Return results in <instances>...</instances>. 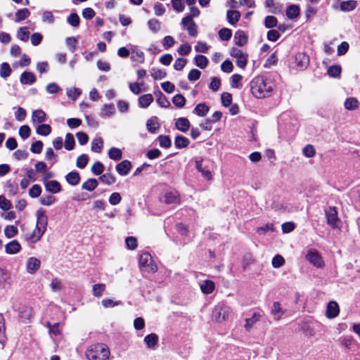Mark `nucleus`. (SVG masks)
<instances>
[{"label": "nucleus", "mask_w": 360, "mask_h": 360, "mask_svg": "<svg viewBox=\"0 0 360 360\" xmlns=\"http://www.w3.org/2000/svg\"><path fill=\"white\" fill-rule=\"evenodd\" d=\"M172 103L177 108H181L186 104V98L181 94H176L172 98Z\"/></svg>", "instance_id": "45"}, {"label": "nucleus", "mask_w": 360, "mask_h": 360, "mask_svg": "<svg viewBox=\"0 0 360 360\" xmlns=\"http://www.w3.org/2000/svg\"><path fill=\"white\" fill-rule=\"evenodd\" d=\"M115 112V108L113 104H105L101 110L102 115L110 117Z\"/></svg>", "instance_id": "47"}, {"label": "nucleus", "mask_w": 360, "mask_h": 360, "mask_svg": "<svg viewBox=\"0 0 360 360\" xmlns=\"http://www.w3.org/2000/svg\"><path fill=\"white\" fill-rule=\"evenodd\" d=\"M271 264L274 268H280L285 264V259L283 258V256L280 255H276L273 257Z\"/></svg>", "instance_id": "52"}, {"label": "nucleus", "mask_w": 360, "mask_h": 360, "mask_svg": "<svg viewBox=\"0 0 360 360\" xmlns=\"http://www.w3.org/2000/svg\"><path fill=\"white\" fill-rule=\"evenodd\" d=\"M326 217L327 220V224L330 226L333 229H341V220L338 217V210L335 207H330L326 211Z\"/></svg>", "instance_id": "4"}, {"label": "nucleus", "mask_w": 360, "mask_h": 360, "mask_svg": "<svg viewBox=\"0 0 360 360\" xmlns=\"http://www.w3.org/2000/svg\"><path fill=\"white\" fill-rule=\"evenodd\" d=\"M262 318V315L259 312H254L250 318H248L245 319V329L246 331L249 332L252 328L253 326L257 323L260 319Z\"/></svg>", "instance_id": "14"}, {"label": "nucleus", "mask_w": 360, "mask_h": 360, "mask_svg": "<svg viewBox=\"0 0 360 360\" xmlns=\"http://www.w3.org/2000/svg\"><path fill=\"white\" fill-rule=\"evenodd\" d=\"M175 126L178 130L186 132L190 128V122L187 118L180 117L176 120Z\"/></svg>", "instance_id": "21"}, {"label": "nucleus", "mask_w": 360, "mask_h": 360, "mask_svg": "<svg viewBox=\"0 0 360 360\" xmlns=\"http://www.w3.org/2000/svg\"><path fill=\"white\" fill-rule=\"evenodd\" d=\"M210 108L204 103L198 104L194 108V113L200 117L205 116L209 112Z\"/></svg>", "instance_id": "30"}, {"label": "nucleus", "mask_w": 360, "mask_h": 360, "mask_svg": "<svg viewBox=\"0 0 360 360\" xmlns=\"http://www.w3.org/2000/svg\"><path fill=\"white\" fill-rule=\"evenodd\" d=\"M30 15V12L27 8L19 9L15 13L14 21L19 22L27 18Z\"/></svg>", "instance_id": "25"}, {"label": "nucleus", "mask_w": 360, "mask_h": 360, "mask_svg": "<svg viewBox=\"0 0 360 360\" xmlns=\"http://www.w3.org/2000/svg\"><path fill=\"white\" fill-rule=\"evenodd\" d=\"M25 266L27 273L33 274L40 268L41 261L35 257H31L27 259Z\"/></svg>", "instance_id": "10"}, {"label": "nucleus", "mask_w": 360, "mask_h": 360, "mask_svg": "<svg viewBox=\"0 0 360 360\" xmlns=\"http://www.w3.org/2000/svg\"><path fill=\"white\" fill-rule=\"evenodd\" d=\"M357 6V1L355 0H348L341 1L340 9L344 12H350L354 11Z\"/></svg>", "instance_id": "16"}, {"label": "nucleus", "mask_w": 360, "mask_h": 360, "mask_svg": "<svg viewBox=\"0 0 360 360\" xmlns=\"http://www.w3.org/2000/svg\"><path fill=\"white\" fill-rule=\"evenodd\" d=\"M286 312V309H284L280 302H274L271 308V314L274 318V321H280Z\"/></svg>", "instance_id": "9"}, {"label": "nucleus", "mask_w": 360, "mask_h": 360, "mask_svg": "<svg viewBox=\"0 0 360 360\" xmlns=\"http://www.w3.org/2000/svg\"><path fill=\"white\" fill-rule=\"evenodd\" d=\"M41 20L43 22L49 24H53L55 21V17L52 12L50 11H45L43 12L41 15Z\"/></svg>", "instance_id": "49"}, {"label": "nucleus", "mask_w": 360, "mask_h": 360, "mask_svg": "<svg viewBox=\"0 0 360 360\" xmlns=\"http://www.w3.org/2000/svg\"><path fill=\"white\" fill-rule=\"evenodd\" d=\"M156 101L157 103L162 108H168L170 106L169 101L160 91H158V96Z\"/></svg>", "instance_id": "55"}, {"label": "nucleus", "mask_w": 360, "mask_h": 360, "mask_svg": "<svg viewBox=\"0 0 360 360\" xmlns=\"http://www.w3.org/2000/svg\"><path fill=\"white\" fill-rule=\"evenodd\" d=\"M103 146V141L101 137H96L91 142V150L94 153H101Z\"/></svg>", "instance_id": "34"}, {"label": "nucleus", "mask_w": 360, "mask_h": 360, "mask_svg": "<svg viewBox=\"0 0 360 360\" xmlns=\"http://www.w3.org/2000/svg\"><path fill=\"white\" fill-rule=\"evenodd\" d=\"M131 163L129 160H123L116 166V171L121 176H127L131 169Z\"/></svg>", "instance_id": "12"}, {"label": "nucleus", "mask_w": 360, "mask_h": 360, "mask_svg": "<svg viewBox=\"0 0 360 360\" xmlns=\"http://www.w3.org/2000/svg\"><path fill=\"white\" fill-rule=\"evenodd\" d=\"M300 14V8L297 5H291L286 9V15L290 19L296 18Z\"/></svg>", "instance_id": "35"}, {"label": "nucleus", "mask_w": 360, "mask_h": 360, "mask_svg": "<svg viewBox=\"0 0 360 360\" xmlns=\"http://www.w3.org/2000/svg\"><path fill=\"white\" fill-rule=\"evenodd\" d=\"M67 21L70 25L77 27L79 24V17L77 13H71L68 17Z\"/></svg>", "instance_id": "64"}, {"label": "nucleus", "mask_w": 360, "mask_h": 360, "mask_svg": "<svg viewBox=\"0 0 360 360\" xmlns=\"http://www.w3.org/2000/svg\"><path fill=\"white\" fill-rule=\"evenodd\" d=\"M153 96L150 94L142 95L139 98V107L147 108L153 103Z\"/></svg>", "instance_id": "20"}, {"label": "nucleus", "mask_w": 360, "mask_h": 360, "mask_svg": "<svg viewBox=\"0 0 360 360\" xmlns=\"http://www.w3.org/2000/svg\"><path fill=\"white\" fill-rule=\"evenodd\" d=\"M163 201L166 204L179 203V194L176 191H169L165 194Z\"/></svg>", "instance_id": "18"}, {"label": "nucleus", "mask_w": 360, "mask_h": 360, "mask_svg": "<svg viewBox=\"0 0 360 360\" xmlns=\"http://www.w3.org/2000/svg\"><path fill=\"white\" fill-rule=\"evenodd\" d=\"M139 267L145 269L148 272H155L157 271V266L153 263V258L150 254L144 252L139 257Z\"/></svg>", "instance_id": "6"}, {"label": "nucleus", "mask_w": 360, "mask_h": 360, "mask_svg": "<svg viewBox=\"0 0 360 360\" xmlns=\"http://www.w3.org/2000/svg\"><path fill=\"white\" fill-rule=\"evenodd\" d=\"M195 64L201 69H204L207 66L208 59L203 55H197L195 57Z\"/></svg>", "instance_id": "38"}, {"label": "nucleus", "mask_w": 360, "mask_h": 360, "mask_svg": "<svg viewBox=\"0 0 360 360\" xmlns=\"http://www.w3.org/2000/svg\"><path fill=\"white\" fill-rule=\"evenodd\" d=\"M29 35L30 32L26 27H20L17 33L18 38L22 41H27L28 40Z\"/></svg>", "instance_id": "46"}, {"label": "nucleus", "mask_w": 360, "mask_h": 360, "mask_svg": "<svg viewBox=\"0 0 360 360\" xmlns=\"http://www.w3.org/2000/svg\"><path fill=\"white\" fill-rule=\"evenodd\" d=\"M18 233V228L13 225H8L4 229L5 236L8 238L15 237Z\"/></svg>", "instance_id": "40"}, {"label": "nucleus", "mask_w": 360, "mask_h": 360, "mask_svg": "<svg viewBox=\"0 0 360 360\" xmlns=\"http://www.w3.org/2000/svg\"><path fill=\"white\" fill-rule=\"evenodd\" d=\"M158 140L161 147L168 148L171 146L172 141L169 136L160 135Z\"/></svg>", "instance_id": "56"}, {"label": "nucleus", "mask_w": 360, "mask_h": 360, "mask_svg": "<svg viewBox=\"0 0 360 360\" xmlns=\"http://www.w3.org/2000/svg\"><path fill=\"white\" fill-rule=\"evenodd\" d=\"M275 85L269 77L257 76L250 82L251 94L257 99H262L271 96Z\"/></svg>", "instance_id": "1"}, {"label": "nucleus", "mask_w": 360, "mask_h": 360, "mask_svg": "<svg viewBox=\"0 0 360 360\" xmlns=\"http://www.w3.org/2000/svg\"><path fill=\"white\" fill-rule=\"evenodd\" d=\"M110 349L103 343L91 345L86 351L85 355L88 360H107L110 356Z\"/></svg>", "instance_id": "3"}, {"label": "nucleus", "mask_w": 360, "mask_h": 360, "mask_svg": "<svg viewBox=\"0 0 360 360\" xmlns=\"http://www.w3.org/2000/svg\"><path fill=\"white\" fill-rule=\"evenodd\" d=\"M146 127L149 132L150 133H156L157 130L159 129V124L158 122V117H153L150 119L148 120L146 122Z\"/></svg>", "instance_id": "27"}, {"label": "nucleus", "mask_w": 360, "mask_h": 360, "mask_svg": "<svg viewBox=\"0 0 360 360\" xmlns=\"http://www.w3.org/2000/svg\"><path fill=\"white\" fill-rule=\"evenodd\" d=\"M75 139L72 134L68 133L65 136V148L68 150H71L75 147Z\"/></svg>", "instance_id": "44"}, {"label": "nucleus", "mask_w": 360, "mask_h": 360, "mask_svg": "<svg viewBox=\"0 0 360 360\" xmlns=\"http://www.w3.org/2000/svg\"><path fill=\"white\" fill-rule=\"evenodd\" d=\"M104 170L103 165L100 162H96L91 167V172L95 175H100Z\"/></svg>", "instance_id": "63"}, {"label": "nucleus", "mask_w": 360, "mask_h": 360, "mask_svg": "<svg viewBox=\"0 0 360 360\" xmlns=\"http://www.w3.org/2000/svg\"><path fill=\"white\" fill-rule=\"evenodd\" d=\"M11 68L7 63H3L0 68V76L3 78L8 77L11 74Z\"/></svg>", "instance_id": "48"}, {"label": "nucleus", "mask_w": 360, "mask_h": 360, "mask_svg": "<svg viewBox=\"0 0 360 360\" xmlns=\"http://www.w3.org/2000/svg\"><path fill=\"white\" fill-rule=\"evenodd\" d=\"M190 141L188 139L183 136H176L174 140V145L177 148H186Z\"/></svg>", "instance_id": "33"}, {"label": "nucleus", "mask_w": 360, "mask_h": 360, "mask_svg": "<svg viewBox=\"0 0 360 360\" xmlns=\"http://www.w3.org/2000/svg\"><path fill=\"white\" fill-rule=\"evenodd\" d=\"M144 342L150 349H154L158 342V336L155 333H150L144 338Z\"/></svg>", "instance_id": "22"}, {"label": "nucleus", "mask_w": 360, "mask_h": 360, "mask_svg": "<svg viewBox=\"0 0 360 360\" xmlns=\"http://www.w3.org/2000/svg\"><path fill=\"white\" fill-rule=\"evenodd\" d=\"M307 261L316 267H322L324 265L321 255L314 250H309L306 255Z\"/></svg>", "instance_id": "8"}, {"label": "nucleus", "mask_w": 360, "mask_h": 360, "mask_svg": "<svg viewBox=\"0 0 360 360\" xmlns=\"http://www.w3.org/2000/svg\"><path fill=\"white\" fill-rule=\"evenodd\" d=\"M296 67L297 69L302 70L307 68L309 63V58L304 53H298L295 56Z\"/></svg>", "instance_id": "11"}, {"label": "nucleus", "mask_w": 360, "mask_h": 360, "mask_svg": "<svg viewBox=\"0 0 360 360\" xmlns=\"http://www.w3.org/2000/svg\"><path fill=\"white\" fill-rule=\"evenodd\" d=\"M150 73L151 76L155 80L164 79L167 75L165 71L155 68L153 69Z\"/></svg>", "instance_id": "61"}, {"label": "nucleus", "mask_w": 360, "mask_h": 360, "mask_svg": "<svg viewBox=\"0 0 360 360\" xmlns=\"http://www.w3.org/2000/svg\"><path fill=\"white\" fill-rule=\"evenodd\" d=\"M231 56L236 59V64L240 68L244 69L248 63V54L243 53L238 48H233L231 51Z\"/></svg>", "instance_id": "7"}, {"label": "nucleus", "mask_w": 360, "mask_h": 360, "mask_svg": "<svg viewBox=\"0 0 360 360\" xmlns=\"http://www.w3.org/2000/svg\"><path fill=\"white\" fill-rule=\"evenodd\" d=\"M46 120V113L42 110H36L32 112V120L33 122L42 123Z\"/></svg>", "instance_id": "28"}, {"label": "nucleus", "mask_w": 360, "mask_h": 360, "mask_svg": "<svg viewBox=\"0 0 360 360\" xmlns=\"http://www.w3.org/2000/svg\"><path fill=\"white\" fill-rule=\"evenodd\" d=\"M148 25L150 30H151L154 33H156L161 30V23L158 20L155 18H152L149 20L148 21Z\"/></svg>", "instance_id": "39"}, {"label": "nucleus", "mask_w": 360, "mask_h": 360, "mask_svg": "<svg viewBox=\"0 0 360 360\" xmlns=\"http://www.w3.org/2000/svg\"><path fill=\"white\" fill-rule=\"evenodd\" d=\"M21 245L16 240H12L5 246L6 252L10 255L16 254L20 252Z\"/></svg>", "instance_id": "15"}, {"label": "nucleus", "mask_w": 360, "mask_h": 360, "mask_svg": "<svg viewBox=\"0 0 360 360\" xmlns=\"http://www.w3.org/2000/svg\"><path fill=\"white\" fill-rule=\"evenodd\" d=\"M125 243L127 248L131 250H135L137 247V240L133 236L127 237L125 239Z\"/></svg>", "instance_id": "59"}, {"label": "nucleus", "mask_w": 360, "mask_h": 360, "mask_svg": "<svg viewBox=\"0 0 360 360\" xmlns=\"http://www.w3.org/2000/svg\"><path fill=\"white\" fill-rule=\"evenodd\" d=\"M82 94L80 89L77 87L67 89V96L68 98L75 101Z\"/></svg>", "instance_id": "43"}, {"label": "nucleus", "mask_w": 360, "mask_h": 360, "mask_svg": "<svg viewBox=\"0 0 360 360\" xmlns=\"http://www.w3.org/2000/svg\"><path fill=\"white\" fill-rule=\"evenodd\" d=\"M302 153L305 157L311 158L315 155L316 150L312 145L308 144L302 149Z\"/></svg>", "instance_id": "50"}, {"label": "nucleus", "mask_w": 360, "mask_h": 360, "mask_svg": "<svg viewBox=\"0 0 360 360\" xmlns=\"http://www.w3.org/2000/svg\"><path fill=\"white\" fill-rule=\"evenodd\" d=\"M88 161V156L86 154H82L77 158L76 161V165L77 167L83 169L86 166Z\"/></svg>", "instance_id": "51"}, {"label": "nucleus", "mask_w": 360, "mask_h": 360, "mask_svg": "<svg viewBox=\"0 0 360 360\" xmlns=\"http://www.w3.org/2000/svg\"><path fill=\"white\" fill-rule=\"evenodd\" d=\"M274 231V224L271 223L266 224L264 226L258 227L257 229V233L259 235H264L268 231L273 232Z\"/></svg>", "instance_id": "57"}, {"label": "nucleus", "mask_w": 360, "mask_h": 360, "mask_svg": "<svg viewBox=\"0 0 360 360\" xmlns=\"http://www.w3.org/2000/svg\"><path fill=\"white\" fill-rule=\"evenodd\" d=\"M359 101L356 98L350 97L346 99L344 106L346 110H354L359 108Z\"/></svg>", "instance_id": "29"}, {"label": "nucleus", "mask_w": 360, "mask_h": 360, "mask_svg": "<svg viewBox=\"0 0 360 360\" xmlns=\"http://www.w3.org/2000/svg\"><path fill=\"white\" fill-rule=\"evenodd\" d=\"M277 19L273 15H268L265 18L264 25L266 28H273L277 26Z\"/></svg>", "instance_id": "54"}, {"label": "nucleus", "mask_w": 360, "mask_h": 360, "mask_svg": "<svg viewBox=\"0 0 360 360\" xmlns=\"http://www.w3.org/2000/svg\"><path fill=\"white\" fill-rule=\"evenodd\" d=\"M106 286L104 283H97L92 287V294L96 297H100L105 290Z\"/></svg>", "instance_id": "37"}, {"label": "nucleus", "mask_w": 360, "mask_h": 360, "mask_svg": "<svg viewBox=\"0 0 360 360\" xmlns=\"http://www.w3.org/2000/svg\"><path fill=\"white\" fill-rule=\"evenodd\" d=\"M340 312L338 303L335 301H330L328 304L326 309V316L330 319L336 317Z\"/></svg>", "instance_id": "13"}, {"label": "nucleus", "mask_w": 360, "mask_h": 360, "mask_svg": "<svg viewBox=\"0 0 360 360\" xmlns=\"http://www.w3.org/2000/svg\"><path fill=\"white\" fill-rule=\"evenodd\" d=\"M46 190L52 193H57L61 191V186L58 181L51 180L45 183Z\"/></svg>", "instance_id": "19"}, {"label": "nucleus", "mask_w": 360, "mask_h": 360, "mask_svg": "<svg viewBox=\"0 0 360 360\" xmlns=\"http://www.w3.org/2000/svg\"><path fill=\"white\" fill-rule=\"evenodd\" d=\"M226 16L229 22L231 25H234L239 20L240 13L237 11L229 10L227 11Z\"/></svg>", "instance_id": "31"}, {"label": "nucleus", "mask_w": 360, "mask_h": 360, "mask_svg": "<svg viewBox=\"0 0 360 360\" xmlns=\"http://www.w3.org/2000/svg\"><path fill=\"white\" fill-rule=\"evenodd\" d=\"M231 36V30L229 28H222L219 32V37L223 41H229Z\"/></svg>", "instance_id": "53"}, {"label": "nucleus", "mask_w": 360, "mask_h": 360, "mask_svg": "<svg viewBox=\"0 0 360 360\" xmlns=\"http://www.w3.org/2000/svg\"><path fill=\"white\" fill-rule=\"evenodd\" d=\"M101 304L105 308H112L120 304L121 302L115 301L112 299L107 298L103 299L101 302Z\"/></svg>", "instance_id": "58"}, {"label": "nucleus", "mask_w": 360, "mask_h": 360, "mask_svg": "<svg viewBox=\"0 0 360 360\" xmlns=\"http://www.w3.org/2000/svg\"><path fill=\"white\" fill-rule=\"evenodd\" d=\"M65 179L69 184L76 186L80 181V176L77 172H70L66 175Z\"/></svg>", "instance_id": "24"}, {"label": "nucleus", "mask_w": 360, "mask_h": 360, "mask_svg": "<svg viewBox=\"0 0 360 360\" xmlns=\"http://www.w3.org/2000/svg\"><path fill=\"white\" fill-rule=\"evenodd\" d=\"M215 288L214 283L210 280H206L200 284V290L204 294L212 293Z\"/></svg>", "instance_id": "23"}, {"label": "nucleus", "mask_w": 360, "mask_h": 360, "mask_svg": "<svg viewBox=\"0 0 360 360\" xmlns=\"http://www.w3.org/2000/svg\"><path fill=\"white\" fill-rule=\"evenodd\" d=\"M98 181L96 179H89L82 184V189L92 191L98 186Z\"/></svg>", "instance_id": "36"}, {"label": "nucleus", "mask_w": 360, "mask_h": 360, "mask_svg": "<svg viewBox=\"0 0 360 360\" xmlns=\"http://www.w3.org/2000/svg\"><path fill=\"white\" fill-rule=\"evenodd\" d=\"M236 44L239 46H243L247 43V36L243 31L238 30L236 32L234 36Z\"/></svg>", "instance_id": "26"}, {"label": "nucleus", "mask_w": 360, "mask_h": 360, "mask_svg": "<svg viewBox=\"0 0 360 360\" xmlns=\"http://www.w3.org/2000/svg\"><path fill=\"white\" fill-rule=\"evenodd\" d=\"M341 68L338 65H333L328 68V74L333 77H338L340 75Z\"/></svg>", "instance_id": "62"}, {"label": "nucleus", "mask_w": 360, "mask_h": 360, "mask_svg": "<svg viewBox=\"0 0 360 360\" xmlns=\"http://www.w3.org/2000/svg\"><path fill=\"white\" fill-rule=\"evenodd\" d=\"M37 133L41 136H48L51 132V127L49 124H41L38 126L36 130Z\"/></svg>", "instance_id": "41"}, {"label": "nucleus", "mask_w": 360, "mask_h": 360, "mask_svg": "<svg viewBox=\"0 0 360 360\" xmlns=\"http://www.w3.org/2000/svg\"><path fill=\"white\" fill-rule=\"evenodd\" d=\"M41 193V188L39 185L34 184L29 190V195L31 198H37Z\"/></svg>", "instance_id": "60"}, {"label": "nucleus", "mask_w": 360, "mask_h": 360, "mask_svg": "<svg viewBox=\"0 0 360 360\" xmlns=\"http://www.w3.org/2000/svg\"><path fill=\"white\" fill-rule=\"evenodd\" d=\"M99 179L101 182L107 185H112L116 181L115 177L110 173L103 174L100 176Z\"/></svg>", "instance_id": "42"}, {"label": "nucleus", "mask_w": 360, "mask_h": 360, "mask_svg": "<svg viewBox=\"0 0 360 360\" xmlns=\"http://www.w3.org/2000/svg\"><path fill=\"white\" fill-rule=\"evenodd\" d=\"M108 157L115 161H118L122 159V150L116 147H112L108 151Z\"/></svg>", "instance_id": "32"}, {"label": "nucleus", "mask_w": 360, "mask_h": 360, "mask_svg": "<svg viewBox=\"0 0 360 360\" xmlns=\"http://www.w3.org/2000/svg\"><path fill=\"white\" fill-rule=\"evenodd\" d=\"M231 311V309L224 304H217L212 311V318L217 322H222L225 321L229 314Z\"/></svg>", "instance_id": "5"}, {"label": "nucleus", "mask_w": 360, "mask_h": 360, "mask_svg": "<svg viewBox=\"0 0 360 360\" xmlns=\"http://www.w3.org/2000/svg\"><path fill=\"white\" fill-rule=\"evenodd\" d=\"M37 223L34 229L30 235H26L25 238L28 243H36L39 241L46 231L48 217L46 211L39 209L36 212Z\"/></svg>", "instance_id": "2"}, {"label": "nucleus", "mask_w": 360, "mask_h": 360, "mask_svg": "<svg viewBox=\"0 0 360 360\" xmlns=\"http://www.w3.org/2000/svg\"><path fill=\"white\" fill-rule=\"evenodd\" d=\"M20 81L22 84H32L36 81L35 75L31 72H23L20 77Z\"/></svg>", "instance_id": "17"}]
</instances>
